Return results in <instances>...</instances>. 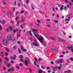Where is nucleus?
<instances>
[{
  "label": "nucleus",
  "mask_w": 73,
  "mask_h": 73,
  "mask_svg": "<svg viewBox=\"0 0 73 73\" xmlns=\"http://www.w3.org/2000/svg\"><path fill=\"white\" fill-rule=\"evenodd\" d=\"M32 31L33 32L34 35L35 37L37 38L38 40H39V41H40V42L41 44L43 43L44 42V38L42 37L41 35L39 36V37H40V38H38V35H36V34H37V33L38 32V29H32Z\"/></svg>",
  "instance_id": "1"
},
{
  "label": "nucleus",
  "mask_w": 73,
  "mask_h": 73,
  "mask_svg": "<svg viewBox=\"0 0 73 73\" xmlns=\"http://www.w3.org/2000/svg\"><path fill=\"white\" fill-rule=\"evenodd\" d=\"M58 69H61V67H58V66H56L55 68L52 69V70L54 71V72H52V73H55L54 72H56V70H56H56H58Z\"/></svg>",
  "instance_id": "2"
},
{
  "label": "nucleus",
  "mask_w": 73,
  "mask_h": 73,
  "mask_svg": "<svg viewBox=\"0 0 73 73\" xmlns=\"http://www.w3.org/2000/svg\"><path fill=\"white\" fill-rule=\"evenodd\" d=\"M33 44L35 46H37V47L38 46V43L37 42V41L35 40H34V42H33Z\"/></svg>",
  "instance_id": "3"
},
{
  "label": "nucleus",
  "mask_w": 73,
  "mask_h": 73,
  "mask_svg": "<svg viewBox=\"0 0 73 73\" xmlns=\"http://www.w3.org/2000/svg\"><path fill=\"white\" fill-rule=\"evenodd\" d=\"M3 43L4 45H7L9 44L8 40L6 39H4L3 41Z\"/></svg>",
  "instance_id": "4"
},
{
  "label": "nucleus",
  "mask_w": 73,
  "mask_h": 73,
  "mask_svg": "<svg viewBox=\"0 0 73 73\" xmlns=\"http://www.w3.org/2000/svg\"><path fill=\"white\" fill-rule=\"evenodd\" d=\"M7 38L9 41L12 40V35H8L7 36Z\"/></svg>",
  "instance_id": "5"
},
{
  "label": "nucleus",
  "mask_w": 73,
  "mask_h": 73,
  "mask_svg": "<svg viewBox=\"0 0 73 73\" xmlns=\"http://www.w3.org/2000/svg\"><path fill=\"white\" fill-rule=\"evenodd\" d=\"M62 62V60L61 59L58 60H56L55 61L56 63H57L58 64L61 63Z\"/></svg>",
  "instance_id": "6"
},
{
  "label": "nucleus",
  "mask_w": 73,
  "mask_h": 73,
  "mask_svg": "<svg viewBox=\"0 0 73 73\" xmlns=\"http://www.w3.org/2000/svg\"><path fill=\"white\" fill-rule=\"evenodd\" d=\"M64 8L65 10H68V8H70V6L68 5H67L66 6L64 7Z\"/></svg>",
  "instance_id": "7"
},
{
  "label": "nucleus",
  "mask_w": 73,
  "mask_h": 73,
  "mask_svg": "<svg viewBox=\"0 0 73 73\" xmlns=\"http://www.w3.org/2000/svg\"><path fill=\"white\" fill-rule=\"evenodd\" d=\"M70 16L69 15V16H68V17L66 18L65 20V21H69V20H70Z\"/></svg>",
  "instance_id": "8"
},
{
  "label": "nucleus",
  "mask_w": 73,
  "mask_h": 73,
  "mask_svg": "<svg viewBox=\"0 0 73 73\" xmlns=\"http://www.w3.org/2000/svg\"><path fill=\"white\" fill-rule=\"evenodd\" d=\"M29 61V59L28 58H27V60H25V64L26 65H27L28 64V61Z\"/></svg>",
  "instance_id": "9"
},
{
  "label": "nucleus",
  "mask_w": 73,
  "mask_h": 73,
  "mask_svg": "<svg viewBox=\"0 0 73 73\" xmlns=\"http://www.w3.org/2000/svg\"><path fill=\"white\" fill-rule=\"evenodd\" d=\"M5 22V20H4L1 21L0 20V23H1V24H4Z\"/></svg>",
  "instance_id": "10"
},
{
  "label": "nucleus",
  "mask_w": 73,
  "mask_h": 73,
  "mask_svg": "<svg viewBox=\"0 0 73 73\" xmlns=\"http://www.w3.org/2000/svg\"><path fill=\"white\" fill-rule=\"evenodd\" d=\"M7 13L8 15H9V16H8L9 17V18L10 17H11V14L10 11H8L7 12Z\"/></svg>",
  "instance_id": "11"
},
{
  "label": "nucleus",
  "mask_w": 73,
  "mask_h": 73,
  "mask_svg": "<svg viewBox=\"0 0 73 73\" xmlns=\"http://www.w3.org/2000/svg\"><path fill=\"white\" fill-rule=\"evenodd\" d=\"M21 47L22 50H23L24 52H26V51H27V50H26V49H24V47H23V46H21Z\"/></svg>",
  "instance_id": "12"
},
{
  "label": "nucleus",
  "mask_w": 73,
  "mask_h": 73,
  "mask_svg": "<svg viewBox=\"0 0 73 73\" xmlns=\"http://www.w3.org/2000/svg\"><path fill=\"white\" fill-rule=\"evenodd\" d=\"M34 64L35 65H36V66L37 67V68H38L39 67V66H38V64H37V63L36 62V61H34Z\"/></svg>",
  "instance_id": "13"
},
{
  "label": "nucleus",
  "mask_w": 73,
  "mask_h": 73,
  "mask_svg": "<svg viewBox=\"0 0 73 73\" xmlns=\"http://www.w3.org/2000/svg\"><path fill=\"white\" fill-rule=\"evenodd\" d=\"M43 71L41 69H40L38 71V73H42Z\"/></svg>",
  "instance_id": "14"
},
{
  "label": "nucleus",
  "mask_w": 73,
  "mask_h": 73,
  "mask_svg": "<svg viewBox=\"0 0 73 73\" xmlns=\"http://www.w3.org/2000/svg\"><path fill=\"white\" fill-rule=\"evenodd\" d=\"M17 39H18V38L19 37H20V35L19 34V33H17Z\"/></svg>",
  "instance_id": "15"
},
{
  "label": "nucleus",
  "mask_w": 73,
  "mask_h": 73,
  "mask_svg": "<svg viewBox=\"0 0 73 73\" xmlns=\"http://www.w3.org/2000/svg\"><path fill=\"white\" fill-rule=\"evenodd\" d=\"M2 29H3V26L1 25H0V33H1V31Z\"/></svg>",
  "instance_id": "16"
},
{
  "label": "nucleus",
  "mask_w": 73,
  "mask_h": 73,
  "mask_svg": "<svg viewBox=\"0 0 73 73\" xmlns=\"http://www.w3.org/2000/svg\"><path fill=\"white\" fill-rule=\"evenodd\" d=\"M58 40L59 41H64V40L61 38H58Z\"/></svg>",
  "instance_id": "17"
},
{
  "label": "nucleus",
  "mask_w": 73,
  "mask_h": 73,
  "mask_svg": "<svg viewBox=\"0 0 73 73\" xmlns=\"http://www.w3.org/2000/svg\"><path fill=\"white\" fill-rule=\"evenodd\" d=\"M10 58L12 60H15V59H16V58L15 57H13L12 56H11L10 57Z\"/></svg>",
  "instance_id": "18"
},
{
  "label": "nucleus",
  "mask_w": 73,
  "mask_h": 73,
  "mask_svg": "<svg viewBox=\"0 0 73 73\" xmlns=\"http://www.w3.org/2000/svg\"><path fill=\"white\" fill-rule=\"evenodd\" d=\"M1 57H4V55L3 54V52L2 51H1Z\"/></svg>",
  "instance_id": "19"
},
{
  "label": "nucleus",
  "mask_w": 73,
  "mask_h": 73,
  "mask_svg": "<svg viewBox=\"0 0 73 73\" xmlns=\"http://www.w3.org/2000/svg\"><path fill=\"white\" fill-rule=\"evenodd\" d=\"M63 7H64V5H62V7H60V10H61V11L63 10Z\"/></svg>",
  "instance_id": "20"
},
{
  "label": "nucleus",
  "mask_w": 73,
  "mask_h": 73,
  "mask_svg": "<svg viewBox=\"0 0 73 73\" xmlns=\"http://www.w3.org/2000/svg\"><path fill=\"white\" fill-rule=\"evenodd\" d=\"M5 49L7 52H9V50L8 48L5 47Z\"/></svg>",
  "instance_id": "21"
},
{
  "label": "nucleus",
  "mask_w": 73,
  "mask_h": 73,
  "mask_svg": "<svg viewBox=\"0 0 73 73\" xmlns=\"http://www.w3.org/2000/svg\"><path fill=\"white\" fill-rule=\"evenodd\" d=\"M9 29H10V31H11L12 30V27L10 26L9 27Z\"/></svg>",
  "instance_id": "22"
},
{
  "label": "nucleus",
  "mask_w": 73,
  "mask_h": 73,
  "mask_svg": "<svg viewBox=\"0 0 73 73\" xmlns=\"http://www.w3.org/2000/svg\"><path fill=\"white\" fill-rule=\"evenodd\" d=\"M51 39H52V40H56V38L52 36L51 37Z\"/></svg>",
  "instance_id": "23"
},
{
  "label": "nucleus",
  "mask_w": 73,
  "mask_h": 73,
  "mask_svg": "<svg viewBox=\"0 0 73 73\" xmlns=\"http://www.w3.org/2000/svg\"><path fill=\"white\" fill-rule=\"evenodd\" d=\"M3 3L4 5H7V3L4 1H3Z\"/></svg>",
  "instance_id": "24"
},
{
  "label": "nucleus",
  "mask_w": 73,
  "mask_h": 73,
  "mask_svg": "<svg viewBox=\"0 0 73 73\" xmlns=\"http://www.w3.org/2000/svg\"><path fill=\"white\" fill-rule=\"evenodd\" d=\"M22 22H24L25 21V18H23L22 19Z\"/></svg>",
  "instance_id": "25"
},
{
  "label": "nucleus",
  "mask_w": 73,
  "mask_h": 73,
  "mask_svg": "<svg viewBox=\"0 0 73 73\" xmlns=\"http://www.w3.org/2000/svg\"><path fill=\"white\" fill-rule=\"evenodd\" d=\"M29 32L30 35L31 36H32V34L31 33V31H29Z\"/></svg>",
  "instance_id": "26"
},
{
  "label": "nucleus",
  "mask_w": 73,
  "mask_h": 73,
  "mask_svg": "<svg viewBox=\"0 0 73 73\" xmlns=\"http://www.w3.org/2000/svg\"><path fill=\"white\" fill-rule=\"evenodd\" d=\"M46 21H50V19H46Z\"/></svg>",
  "instance_id": "27"
},
{
  "label": "nucleus",
  "mask_w": 73,
  "mask_h": 73,
  "mask_svg": "<svg viewBox=\"0 0 73 73\" xmlns=\"http://www.w3.org/2000/svg\"><path fill=\"white\" fill-rule=\"evenodd\" d=\"M11 66V64L10 63H9L7 64V67L8 68H9Z\"/></svg>",
  "instance_id": "28"
},
{
  "label": "nucleus",
  "mask_w": 73,
  "mask_h": 73,
  "mask_svg": "<svg viewBox=\"0 0 73 73\" xmlns=\"http://www.w3.org/2000/svg\"><path fill=\"white\" fill-rule=\"evenodd\" d=\"M17 31H18V29H17L14 30V32L15 33V32H17Z\"/></svg>",
  "instance_id": "29"
},
{
  "label": "nucleus",
  "mask_w": 73,
  "mask_h": 73,
  "mask_svg": "<svg viewBox=\"0 0 73 73\" xmlns=\"http://www.w3.org/2000/svg\"><path fill=\"white\" fill-rule=\"evenodd\" d=\"M20 21H17V25H19V24H20Z\"/></svg>",
  "instance_id": "30"
},
{
  "label": "nucleus",
  "mask_w": 73,
  "mask_h": 73,
  "mask_svg": "<svg viewBox=\"0 0 73 73\" xmlns=\"http://www.w3.org/2000/svg\"><path fill=\"white\" fill-rule=\"evenodd\" d=\"M41 67L42 68V69H45V67L44 66H41Z\"/></svg>",
  "instance_id": "31"
},
{
  "label": "nucleus",
  "mask_w": 73,
  "mask_h": 73,
  "mask_svg": "<svg viewBox=\"0 0 73 73\" xmlns=\"http://www.w3.org/2000/svg\"><path fill=\"white\" fill-rule=\"evenodd\" d=\"M46 26L47 27H48V28H50V25H46Z\"/></svg>",
  "instance_id": "32"
},
{
  "label": "nucleus",
  "mask_w": 73,
  "mask_h": 73,
  "mask_svg": "<svg viewBox=\"0 0 73 73\" xmlns=\"http://www.w3.org/2000/svg\"><path fill=\"white\" fill-rule=\"evenodd\" d=\"M23 55H19V57L21 58H23Z\"/></svg>",
  "instance_id": "33"
},
{
  "label": "nucleus",
  "mask_w": 73,
  "mask_h": 73,
  "mask_svg": "<svg viewBox=\"0 0 73 73\" xmlns=\"http://www.w3.org/2000/svg\"><path fill=\"white\" fill-rule=\"evenodd\" d=\"M37 22L38 23H40V21L39 19L37 20Z\"/></svg>",
  "instance_id": "34"
},
{
  "label": "nucleus",
  "mask_w": 73,
  "mask_h": 73,
  "mask_svg": "<svg viewBox=\"0 0 73 73\" xmlns=\"http://www.w3.org/2000/svg\"><path fill=\"white\" fill-rule=\"evenodd\" d=\"M1 61H2V60L1 59H0V66H1Z\"/></svg>",
  "instance_id": "35"
},
{
  "label": "nucleus",
  "mask_w": 73,
  "mask_h": 73,
  "mask_svg": "<svg viewBox=\"0 0 73 73\" xmlns=\"http://www.w3.org/2000/svg\"><path fill=\"white\" fill-rule=\"evenodd\" d=\"M29 71L30 72V73H32V69H31V68H29Z\"/></svg>",
  "instance_id": "36"
},
{
  "label": "nucleus",
  "mask_w": 73,
  "mask_h": 73,
  "mask_svg": "<svg viewBox=\"0 0 73 73\" xmlns=\"http://www.w3.org/2000/svg\"><path fill=\"white\" fill-rule=\"evenodd\" d=\"M3 69L4 70H6V67H3Z\"/></svg>",
  "instance_id": "37"
},
{
  "label": "nucleus",
  "mask_w": 73,
  "mask_h": 73,
  "mask_svg": "<svg viewBox=\"0 0 73 73\" xmlns=\"http://www.w3.org/2000/svg\"><path fill=\"white\" fill-rule=\"evenodd\" d=\"M18 19H19V17H17L15 18V20H18Z\"/></svg>",
  "instance_id": "38"
},
{
  "label": "nucleus",
  "mask_w": 73,
  "mask_h": 73,
  "mask_svg": "<svg viewBox=\"0 0 73 73\" xmlns=\"http://www.w3.org/2000/svg\"><path fill=\"white\" fill-rule=\"evenodd\" d=\"M54 22L55 23H58V21L57 20H55L54 21Z\"/></svg>",
  "instance_id": "39"
},
{
  "label": "nucleus",
  "mask_w": 73,
  "mask_h": 73,
  "mask_svg": "<svg viewBox=\"0 0 73 73\" xmlns=\"http://www.w3.org/2000/svg\"><path fill=\"white\" fill-rule=\"evenodd\" d=\"M16 46H14L13 47V49H16Z\"/></svg>",
  "instance_id": "40"
},
{
  "label": "nucleus",
  "mask_w": 73,
  "mask_h": 73,
  "mask_svg": "<svg viewBox=\"0 0 73 73\" xmlns=\"http://www.w3.org/2000/svg\"><path fill=\"white\" fill-rule=\"evenodd\" d=\"M16 68L17 69H20V67L19 66H16Z\"/></svg>",
  "instance_id": "41"
},
{
  "label": "nucleus",
  "mask_w": 73,
  "mask_h": 73,
  "mask_svg": "<svg viewBox=\"0 0 73 73\" xmlns=\"http://www.w3.org/2000/svg\"><path fill=\"white\" fill-rule=\"evenodd\" d=\"M5 59L7 61H8V58H7L5 57Z\"/></svg>",
  "instance_id": "42"
},
{
  "label": "nucleus",
  "mask_w": 73,
  "mask_h": 73,
  "mask_svg": "<svg viewBox=\"0 0 73 73\" xmlns=\"http://www.w3.org/2000/svg\"><path fill=\"white\" fill-rule=\"evenodd\" d=\"M29 0H27L26 1V3L27 4H28L29 3Z\"/></svg>",
  "instance_id": "43"
},
{
  "label": "nucleus",
  "mask_w": 73,
  "mask_h": 73,
  "mask_svg": "<svg viewBox=\"0 0 73 73\" xmlns=\"http://www.w3.org/2000/svg\"><path fill=\"white\" fill-rule=\"evenodd\" d=\"M70 60L71 61H73V58L72 57L70 58Z\"/></svg>",
  "instance_id": "44"
},
{
  "label": "nucleus",
  "mask_w": 73,
  "mask_h": 73,
  "mask_svg": "<svg viewBox=\"0 0 73 73\" xmlns=\"http://www.w3.org/2000/svg\"><path fill=\"white\" fill-rule=\"evenodd\" d=\"M56 17H57V18H59V15H58V14H57Z\"/></svg>",
  "instance_id": "45"
},
{
  "label": "nucleus",
  "mask_w": 73,
  "mask_h": 73,
  "mask_svg": "<svg viewBox=\"0 0 73 73\" xmlns=\"http://www.w3.org/2000/svg\"><path fill=\"white\" fill-rule=\"evenodd\" d=\"M11 71H14V70L13 69V68H11Z\"/></svg>",
  "instance_id": "46"
},
{
  "label": "nucleus",
  "mask_w": 73,
  "mask_h": 73,
  "mask_svg": "<svg viewBox=\"0 0 73 73\" xmlns=\"http://www.w3.org/2000/svg\"><path fill=\"white\" fill-rule=\"evenodd\" d=\"M63 57V55H61L59 56V57H60V58H61V57Z\"/></svg>",
  "instance_id": "47"
},
{
  "label": "nucleus",
  "mask_w": 73,
  "mask_h": 73,
  "mask_svg": "<svg viewBox=\"0 0 73 73\" xmlns=\"http://www.w3.org/2000/svg\"><path fill=\"white\" fill-rule=\"evenodd\" d=\"M23 65V64H22V63L20 64H19V66H22Z\"/></svg>",
  "instance_id": "48"
},
{
  "label": "nucleus",
  "mask_w": 73,
  "mask_h": 73,
  "mask_svg": "<svg viewBox=\"0 0 73 73\" xmlns=\"http://www.w3.org/2000/svg\"><path fill=\"white\" fill-rule=\"evenodd\" d=\"M52 49L53 50H56V47H53Z\"/></svg>",
  "instance_id": "49"
},
{
  "label": "nucleus",
  "mask_w": 73,
  "mask_h": 73,
  "mask_svg": "<svg viewBox=\"0 0 73 73\" xmlns=\"http://www.w3.org/2000/svg\"><path fill=\"white\" fill-rule=\"evenodd\" d=\"M51 64H52L53 65L54 64V62H53L52 61L51 62Z\"/></svg>",
  "instance_id": "50"
},
{
  "label": "nucleus",
  "mask_w": 73,
  "mask_h": 73,
  "mask_svg": "<svg viewBox=\"0 0 73 73\" xmlns=\"http://www.w3.org/2000/svg\"><path fill=\"white\" fill-rule=\"evenodd\" d=\"M46 68L47 70H49V69H50V68H49V67H46Z\"/></svg>",
  "instance_id": "51"
},
{
  "label": "nucleus",
  "mask_w": 73,
  "mask_h": 73,
  "mask_svg": "<svg viewBox=\"0 0 73 73\" xmlns=\"http://www.w3.org/2000/svg\"><path fill=\"white\" fill-rule=\"evenodd\" d=\"M8 53H5V55L6 56H7V55H8Z\"/></svg>",
  "instance_id": "52"
},
{
  "label": "nucleus",
  "mask_w": 73,
  "mask_h": 73,
  "mask_svg": "<svg viewBox=\"0 0 73 73\" xmlns=\"http://www.w3.org/2000/svg\"><path fill=\"white\" fill-rule=\"evenodd\" d=\"M21 30H20L19 31V33H21Z\"/></svg>",
  "instance_id": "53"
},
{
  "label": "nucleus",
  "mask_w": 73,
  "mask_h": 73,
  "mask_svg": "<svg viewBox=\"0 0 73 73\" xmlns=\"http://www.w3.org/2000/svg\"><path fill=\"white\" fill-rule=\"evenodd\" d=\"M63 33L64 35H66V33L65 32L63 31Z\"/></svg>",
  "instance_id": "54"
},
{
  "label": "nucleus",
  "mask_w": 73,
  "mask_h": 73,
  "mask_svg": "<svg viewBox=\"0 0 73 73\" xmlns=\"http://www.w3.org/2000/svg\"><path fill=\"white\" fill-rule=\"evenodd\" d=\"M9 28L7 29L6 30L7 31H9Z\"/></svg>",
  "instance_id": "55"
},
{
  "label": "nucleus",
  "mask_w": 73,
  "mask_h": 73,
  "mask_svg": "<svg viewBox=\"0 0 73 73\" xmlns=\"http://www.w3.org/2000/svg\"><path fill=\"white\" fill-rule=\"evenodd\" d=\"M58 6L59 7H61V5L60 4H59L58 5Z\"/></svg>",
  "instance_id": "56"
},
{
  "label": "nucleus",
  "mask_w": 73,
  "mask_h": 73,
  "mask_svg": "<svg viewBox=\"0 0 73 73\" xmlns=\"http://www.w3.org/2000/svg\"><path fill=\"white\" fill-rule=\"evenodd\" d=\"M67 63H69V61L68 60H67Z\"/></svg>",
  "instance_id": "57"
},
{
  "label": "nucleus",
  "mask_w": 73,
  "mask_h": 73,
  "mask_svg": "<svg viewBox=\"0 0 73 73\" xmlns=\"http://www.w3.org/2000/svg\"><path fill=\"white\" fill-rule=\"evenodd\" d=\"M51 72V71L50 70H48V73H50Z\"/></svg>",
  "instance_id": "58"
},
{
  "label": "nucleus",
  "mask_w": 73,
  "mask_h": 73,
  "mask_svg": "<svg viewBox=\"0 0 73 73\" xmlns=\"http://www.w3.org/2000/svg\"><path fill=\"white\" fill-rule=\"evenodd\" d=\"M21 13H24V11L23 10H22L21 11Z\"/></svg>",
  "instance_id": "59"
},
{
  "label": "nucleus",
  "mask_w": 73,
  "mask_h": 73,
  "mask_svg": "<svg viewBox=\"0 0 73 73\" xmlns=\"http://www.w3.org/2000/svg\"><path fill=\"white\" fill-rule=\"evenodd\" d=\"M41 58H39L38 59V61H41Z\"/></svg>",
  "instance_id": "60"
},
{
  "label": "nucleus",
  "mask_w": 73,
  "mask_h": 73,
  "mask_svg": "<svg viewBox=\"0 0 73 73\" xmlns=\"http://www.w3.org/2000/svg\"><path fill=\"white\" fill-rule=\"evenodd\" d=\"M71 51L72 52H73V48H71Z\"/></svg>",
  "instance_id": "61"
},
{
  "label": "nucleus",
  "mask_w": 73,
  "mask_h": 73,
  "mask_svg": "<svg viewBox=\"0 0 73 73\" xmlns=\"http://www.w3.org/2000/svg\"><path fill=\"white\" fill-rule=\"evenodd\" d=\"M11 62L12 64H13V63H14V62H13V61H11Z\"/></svg>",
  "instance_id": "62"
},
{
  "label": "nucleus",
  "mask_w": 73,
  "mask_h": 73,
  "mask_svg": "<svg viewBox=\"0 0 73 73\" xmlns=\"http://www.w3.org/2000/svg\"><path fill=\"white\" fill-rule=\"evenodd\" d=\"M19 13V12L17 11L16 12V15H17Z\"/></svg>",
  "instance_id": "63"
},
{
  "label": "nucleus",
  "mask_w": 73,
  "mask_h": 73,
  "mask_svg": "<svg viewBox=\"0 0 73 73\" xmlns=\"http://www.w3.org/2000/svg\"><path fill=\"white\" fill-rule=\"evenodd\" d=\"M55 9L56 11H58V8L56 7Z\"/></svg>",
  "instance_id": "64"
}]
</instances>
